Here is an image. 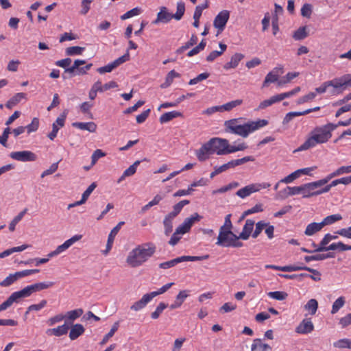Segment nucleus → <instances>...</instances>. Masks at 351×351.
Masks as SVG:
<instances>
[{"label":"nucleus","mask_w":351,"mask_h":351,"mask_svg":"<svg viewBox=\"0 0 351 351\" xmlns=\"http://www.w3.org/2000/svg\"><path fill=\"white\" fill-rule=\"evenodd\" d=\"M227 155L230 154V145L226 138L214 137L203 144L195 151V154L199 161H205L212 154Z\"/></svg>","instance_id":"obj_1"},{"label":"nucleus","mask_w":351,"mask_h":351,"mask_svg":"<svg viewBox=\"0 0 351 351\" xmlns=\"http://www.w3.org/2000/svg\"><path fill=\"white\" fill-rule=\"evenodd\" d=\"M336 129L334 123L315 127L309 134L308 138L295 152L307 150L318 144L327 143L332 137V132Z\"/></svg>","instance_id":"obj_2"},{"label":"nucleus","mask_w":351,"mask_h":351,"mask_svg":"<svg viewBox=\"0 0 351 351\" xmlns=\"http://www.w3.org/2000/svg\"><path fill=\"white\" fill-rule=\"evenodd\" d=\"M241 119H232L226 121L224 122L225 132L246 138L250 133L268 124V121L265 119H259L244 123H241Z\"/></svg>","instance_id":"obj_3"},{"label":"nucleus","mask_w":351,"mask_h":351,"mask_svg":"<svg viewBox=\"0 0 351 351\" xmlns=\"http://www.w3.org/2000/svg\"><path fill=\"white\" fill-rule=\"evenodd\" d=\"M156 250V245L151 242L138 245L129 252L126 263L132 268L138 267L146 263L154 254Z\"/></svg>","instance_id":"obj_4"},{"label":"nucleus","mask_w":351,"mask_h":351,"mask_svg":"<svg viewBox=\"0 0 351 351\" xmlns=\"http://www.w3.org/2000/svg\"><path fill=\"white\" fill-rule=\"evenodd\" d=\"M266 269H272L278 271H287V272H291V271H301V270H305L308 271L313 274H315L317 276H313L312 275L302 273L299 275H298V277L300 278H311L315 281H319L321 280L320 276L321 274L319 271H318L316 269L310 268L306 266H296V265H286V266H278L275 265H266L265 266Z\"/></svg>","instance_id":"obj_5"},{"label":"nucleus","mask_w":351,"mask_h":351,"mask_svg":"<svg viewBox=\"0 0 351 351\" xmlns=\"http://www.w3.org/2000/svg\"><path fill=\"white\" fill-rule=\"evenodd\" d=\"M295 191L294 192L296 193V195L302 194L304 198L323 194L317 181L295 186Z\"/></svg>","instance_id":"obj_6"},{"label":"nucleus","mask_w":351,"mask_h":351,"mask_svg":"<svg viewBox=\"0 0 351 351\" xmlns=\"http://www.w3.org/2000/svg\"><path fill=\"white\" fill-rule=\"evenodd\" d=\"M210 256L205 254L203 256H182L174 259L170 260L159 264V267L161 269H169L174 267L177 264L184 261H199L208 259Z\"/></svg>","instance_id":"obj_7"},{"label":"nucleus","mask_w":351,"mask_h":351,"mask_svg":"<svg viewBox=\"0 0 351 351\" xmlns=\"http://www.w3.org/2000/svg\"><path fill=\"white\" fill-rule=\"evenodd\" d=\"M330 86L333 88L330 91V93L333 95L341 94L343 90L342 84L340 82V77H336L332 80L324 82L319 87L315 88V92L319 94L324 93Z\"/></svg>","instance_id":"obj_8"},{"label":"nucleus","mask_w":351,"mask_h":351,"mask_svg":"<svg viewBox=\"0 0 351 351\" xmlns=\"http://www.w3.org/2000/svg\"><path fill=\"white\" fill-rule=\"evenodd\" d=\"M270 186V184L267 182L252 184L239 189L236 194L243 199L253 193L259 191L262 189L269 188Z\"/></svg>","instance_id":"obj_9"},{"label":"nucleus","mask_w":351,"mask_h":351,"mask_svg":"<svg viewBox=\"0 0 351 351\" xmlns=\"http://www.w3.org/2000/svg\"><path fill=\"white\" fill-rule=\"evenodd\" d=\"M202 218V216H200L198 213H195L190 217L186 218L183 223L176 229L177 230V233L184 234L188 232L191 230L192 226L195 222L199 221Z\"/></svg>","instance_id":"obj_10"},{"label":"nucleus","mask_w":351,"mask_h":351,"mask_svg":"<svg viewBox=\"0 0 351 351\" xmlns=\"http://www.w3.org/2000/svg\"><path fill=\"white\" fill-rule=\"evenodd\" d=\"M130 59V54L129 53H126L125 54L123 55L122 56L118 58L113 62L109 63L108 64L99 67L97 69V71L100 73L103 74L104 73H110L113 69L118 67L119 65L122 64L123 63L127 62Z\"/></svg>","instance_id":"obj_11"},{"label":"nucleus","mask_w":351,"mask_h":351,"mask_svg":"<svg viewBox=\"0 0 351 351\" xmlns=\"http://www.w3.org/2000/svg\"><path fill=\"white\" fill-rule=\"evenodd\" d=\"M82 236L81 234H75L69 239L64 241L62 245L58 246L56 249L49 254H48L49 258H52L58 256V254L62 253L66 251L69 247H70L75 242L78 241L82 239Z\"/></svg>","instance_id":"obj_12"},{"label":"nucleus","mask_w":351,"mask_h":351,"mask_svg":"<svg viewBox=\"0 0 351 351\" xmlns=\"http://www.w3.org/2000/svg\"><path fill=\"white\" fill-rule=\"evenodd\" d=\"M82 236L81 234H75L69 239L64 241L62 245L58 246L56 249L49 254H48L49 258H52L58 256V254L62 253L66 251L69 247H70L75 242L78 241L82 239Z\"/></svg>","instance_id":"obj_13"},{"label":"nucleus","mask_w":351,"mask_h":351,"mask_svg":"<svg viewBox=\"0 0 351 351\" xmlns=\"http://www.w3.org/2000/svg\"><path fill=\"white\" fill-rule=\"evenodd\" d=\"M10 156L21 162H33L37 159V156L34 152L27 150L11 152Z\"/></svg>","instance_id":"obj_14"},{"label":"nucleus","mask_w":351,"mask_h":351,"mask_svg":"<svg viewBox=\"0 0 351 351\" xmlns=\"http://www.w3.org/2000/svg\"><path fill=\"white\" fill-rule=\"evenodd\" d=\"M230 17V12L228 10L221 11L215 18L213 25L219 32L223 30Z\"/></svg>","instance_id":"obj_15"},{"label":"nucleus","mask_w":351,"mask_h":351,"mask_svg":"<svg viewBox=\"0 0 351 351\" xmlns=\"http://www.w3.org/2000/svg\"><path fill=\"white\" fill-rule=\"evenodd\" d=\"M314 330V326L311 319H304L295 328L296 332L299 334H308Z\"/></svg>","instance_id":"obj_16"},{"label":"nucleus","mask_w":351,"mask_h":351,"mask_svg":"<svg viewBox=\"0 0 351 351\" xmlns=\"http://www.w3.org/2000/svg\"><path fill=\"white\" fill-rule=\"evenodd\" d=\"M124 224L123 221H120L113 229L110 231L108 241L106 244V249L104 252V254H108L109 251L111 250L112 247V244L114 240V238L116 237V235L118 234L119 231L120 230L121 226Z\"/></svg>","instance_id":"obj_17"},{"label":"nucleus","mask_w":351,"mask_h":351,"mask_svg":"<svg viewBox=\"0 0 351 351\" xmlns=\"http://www.w3.org/2000/svg\"><path fill=\"white\" fill-rule=\"evenodd\" d=\"M153 299L151 294H145L141 300L135 302L131 306L130 309L134 311H138L145 308L147 304Z\"/></svg>","instance_id":"obj_18"},{"label":"nucleus","mask_w":351,"mask_h":351,"mask_svg":"<svg viewBox=\"0 0 351 351\" xmlns=\"http://www.w3.org/2000/svg\"><path fill=\"white\" fill-rule=\"evenodd\" d=\"M173 17V14L169 12L166 7H162L160 11L157 14V18L153 21V23L157 24L159 22L167 23L169 22Z\"/></svg>","instance_id":"obj_19"},{"label":"nucleus","mask_w":351,"mask_h":351,"mask_svg":"<svg viewBox=\"0 0 351 351\" xmlns=\"http://www.w3.org/2000/svg\"><path fill=\"white\" fill-rule=\"evenodd\" d=\"M69 329V325L65 322L64 324L57 328L47 329L46 334L49 336L54 335L56 337H60L67 334Z\"/></svg>","instance_id":"obj_20"},{"label":"nucleus","mask_w":351,"mask_h":351,"mask_svg":"<svg viewBox=\"0 0 351 351\" xmlns=\"http://www.w3.org/2000/svg\"><path fill=\"white\" fill-rule=\"evenodd\" d=\"M254 226V221L252 219H247L245 223L243 228L242 232L239 235V238L243 240H247L249 239L250 234L252 232Z\"/></svg>","instance_id":"obj_21"},{"label":"nucleus","mask_w":351,"mask_h":351,"mask_svg":"<svg viewBox=\"0 0 351 351\" xmlns=\"http://www.w3.org/2000/svg\"><path fill=\"white\" fill-rule=\"evenodd\" d=\"M232 234L234 233L230 230L223 231V229H220L216 244L226 247V244L228 243L230 237H232Z\"/></svg>","instance_id":"obj_22"},{"label":"nucleus","mask_w":351,"mask_h":351,"mask_svg":"<svg viewBox=\"0 0 351 351\" xmlns=\"http://www.w3.org/2000/svg\"><path fill=\"white\" fill-rule=\"evenodd\" d=\"M348 245L344 244L343 243L339 241L338 243H332L329 245L326 248L324 247H317L315 250V252H326L329 250H339V251H346L347 250Z\"/></svg>","instance_id":"obj_23"},{"label":"nucleus","mask_w":351,"mask_h":351,"mask_svg":"<svg viewBox=\"0 0 351 351\" xmlns=\"http://www.w3.org/2000/svg\"><path fill=\"white\" fill-rule=\"evenodd\" d=\"M83 313L84 311L82 308H77L66 312V313L64 315L65 322L70 325L73 321L79 318L83 314Z\"/></svg>","instance_id":"obj_24"},{"label":"nucleus","mask_w":351,"mask_h":351,"mask_svg":"<svg viewBox=\"0 0 351 351\" xmlns=\"http://www.w3.org/2000/svg\"><path fill=\"white\" fill-rule=\"evenodd\" d=\"M244 58L242 53H236L230 58V61L223 65L226 70L236 68L241 60Z\"/></svg>","instance_id":"obj_25"},{"label":"nucleus","mask_w":351,"mask_h":351,"mask_svg":"<svg viewBox=\"0 0 351 351\" xmlns=\"http://www.w3.org/2000/svg\"><path fill=\"white\" fill-rule=\"evenodd\" d=\"M84 328L80 324H76L73 325L69 332V338L71 340H75L77 339L80 335H82L84 332Z\"/></svg>","instance_id":"obj_26"},{"label":"nucleus","mask_w":351,"mask_h":351,"mask_svg":"<svg viewBox=\"0 0 351 351\" xmlns=\"http://www.w3.org/2000/svg\"><path fill=\"white\" fill-rule=\"evenodd\" d=\"M72 125L73 127L80 129L82 130H87L90 132H95V130L97 129V125L93 122H87V123L75 122V123H72Z\"/></svg>","instance_id":"obj_27"},{"label":"nucleus","mask_w":351,"mask_h":351,"mask_svg":"<svg viewBox=\"0 0 351 351\" xmlns=\"http://www.w3.org/2000/svg\"><path fill=\"white\" fill-rule=\"evenodd\" d=\"M251 350L252 351H267L271 350V347L267 343H263L261 339H255L252 344Z\"/></svg>","instance_id":"obj_28"},{"label":"nucleus","mask_w":351,"mask_h":351,"mask_svg":"<svg viewBox=\"0 0 351 351\" xmlns=\"http://www.w3.org/2000/svg\"><path fill=\"white\" fill-rule=\"evenodd\" d=\"M323 228H324V226L322 222L311 223L306 226V230L304 231V234L306 236H312L314 234L319 232Z\"/></svg>","instance_id":"obj_29"},{"label":"nucleus","mask_w":351,"mask_h":351,"mask_svg":"<svg viewBox=\"0 0 351 351\" xmlns=\"http://www.w3.org/2000/svg\"><path fill=\"white\" fill-rule=\"evenodd\" d=\"M84 64H86V60H75L73 66L66 69L64 72L71 74L72 75H79V69L81 68L80 66Z\"/></svg>","instance_id":"obj_30"},{"label":"nucleus","mask_w":351,"mask_h":351,"mask_svg":"<svg viewBox=\"0 0 351 351\" xmlns=\"http://www.w3.org/2000/svg\"><path fill=\"white\" fill-rule=\"evenodd\" d=\"M182 114L178 111H171L162 114L159 120L161 123H167L174 118L182 117Z\"/></svg>","instance_id":"obj_31"},{"label":"nucleus","mask_w":351,"mask_h":351,"mask_svg":"<svg viewBox=\"0 0 351 351\" xmlns=\"http://www.w3.org/2000/svg\"><path fill=\"white\" fill-rule=\"evenodd\" d=\"M26 95L23 93H16L11 99H10L5 104L6 108L11 109L19 104L23 99L25 97Z\"/></svg>","instance_id":"obj_32"},{"label":"nucleus","mask_w":351,"mask_h":351,"mask_svg":"<svg viewBox=\"0 0 351 351\" xmlns=\"http://www.w3.org/2000/svg\"><path fill=\"white\" fill-rule=\"evenodd\" d=\"M33 293V288H32L31 285H29L19 291L14 292L13 294L18 301L21 298L30 296Z\"/></svg>","instance_id":"obj_33"},{"label":"nucleus","mask_w":351,"mask_h":351,"mask_svg":"<svg viewBox=\"0 0 351 351\" xmlns=\"http://www.w3.org/2000/svg\"><path fill=\"white\" fill-rule=\"evenodd\" d=\"M180 76V73H178V72H176L174 70H171L167 75V76L165 77V81L164 83H162L160 85V87L162 88H166L169 87L173 82L174 78L179 77Z\"/></svg>","instance_id":"obj_34"},{"label":"nucleus","mask_w":351,"mask_h":351,"mask_svg":"<svg viewBox=\"0 0 351 351\" xmlns=\"http://www.w3.org/2000/svg\"><path fill=\"white\" fill-rule=\"evenodd\" d=\"M190 203L189 200L184 199L173 206V210L172 212L169 213L170 217H176L182 210L183 207Z\"/></svg>","instance_id":"obj_35"},{"label":"nucleus","mask_w":351,"mask_h":351,"mask_svg":"<svg viewBox=\"0 0 351 351\" xmlns=\"http://www.w3.org/2000/svg\"><path fill=\"white\" fill-rule=\"evenodd\" d=\"M294 191H295V186H287L283 190L278 192L277 194V198L286 199L289 196L295 195H296V193Z\"/></svg>","instance_id":"obj_36"},{"label":"nucleus","mask_w":351,"mask_h":351,"mask_svg":"<svg viewBox=\"0 0 351 351\" xmlns=\"http://www.w3.org/2000/svg\"><path fill=\"white\" fill-rule=\"evenodd\" d=\"M197 42V37L195 35H192L190 40L186 42L183 46L180 47L176 50V53L180 54L183 53L186 49H189L191 47L195 45Z\"/></svg>","instance_id":"obj_37"},{"label":"nucleus","mask_w":351,"mask_h":351,"mask_svg":"<svg viewBox=\"0 0 351 351\" xmlns=\"http://www.w3.org/2000/svg\"><path fill=\"white\" fill-rule=\"evenodd\" d=\"M318 308V302L315 299L309 300L304 306L305 310L312 315H315Z\"/></svg>","instance_id":"obj_38"},{"label":"nucleus","mask_w":351,"mask_h":351,"mask_svg":"<svg viewBox=\"0 0 351 351\" xmlns=\"http://www.w3.org/2000/svg\"><path fill=\"white\" fill-rule=\"evenodd\" d=\"M53 282H42L31 285V287L32 288H33V291L36 292L42 291L43 289H48L49 287H53Z\"/></svg>","instance_id":"obj_39"},{"label":"nucleus","mask_w":351,"mask_h":351,"mask_svg":"<svg viewBox=\"0 0 351 351\" xmlns=\"http://www.w3.org/2000/svg\"><path fill=\"white\" fill-rule=\"evenodd\" d=\"M346 303V299L343 296L339 297L332 304L331 313H337L340 308H341Z\"/></svg>","instance_id":"obj_40"},{"label":"nucleus","mask_w":351,"mask_h":351,"mask_svg":"<svg viewBox=\"0 0 351 351\" xmlns=\"http://www.w3.org/2000/svg\"><path fill=\"white\" fill-rule=\"evenodd\" d=\"M174 217H170L169 215L165 216L163 220L165 234L169 235L173 230V220Z\"/></svg>","instance_id":"obj_41"},{"label":"nucleus","mask_w":351,"mask_h":351,"mask_svg":"<svg viewBox=\"0 0 351 351\" xmlns=\"http://www.w3.org/2000/svg\"><path fill=\"white\" fill-rule=\"evenodd\" d=\"M341 219L342 216L340 214H335L325 217L322 221V223L324 227L325 226L333 224L336 221H340Z\"/></svg>","instance_id":"obj_42"},{"label":"nucleus","mask_w":351,"mask_h":351,"mask_svg":"<svg viewBox=\"0 0 351 351\" xmlns=\"http://www.w3.org/2000/svg\"><path fill=\"white\" fill-rule=\"evenodd\" d=\"M280 102L277 95L271 97L268 99H265L260 103L258 110L265 109L268 106L273 105L275 103Z\"/></svg>","instance_id":"obj_43"},{"label":"nucleus","mask_w":351,"mask_h":351,"mask_svg":"<svg viewBox=\"0 0 351 351\" xmlns=\"http://www.w3.org/2000/svg\"><path fill=\"white\" fill-rule=\"evenodd\" d=\"M27 208H25L23 210L20 212L10 222L9 225V230L10 231H14L15 230L16 225L23 219L24 215L27 213Z\"/></svg>","instance_id":"obj_44"},{"label":"nucleus","mask_w":351,"mask_h":351,"mask_svg":"<svg viewBox=\"0 0 351 351\" xmlns=\"http://www.w3.org/2000/svg\"><path fill=\"white\" fill-rule=\"evenodd\" d=\"M243 100L242 99H236L234 101H231L230 102H228L222 106H220L221 110H225V111H230L234 108L240 106L242 104Z\"/></svg>","instance_id":"obj_45"},{"label":"nucleus","mask_w":351,"mask_h":351,"mask_svg":"<svg viewBox=\"0 0 351 351\" xmlns=\"http://www.w3.org/2000/svg\"><path fill=\"white\" fill-rule=\"evenodd\" d=\"M307 36L306 27H300L294 32L293 38L296 40H301L306 38Z\"/></svg>","instance_id":"obj_46"},{"label":"nucleus","mask_w":351,"mask_h":351,"mask_svg":"<svg viewBox=\"0 0 351 351\" xmlns=\"http://www.w3.org/2000/svg\"><path fill=\"white\" fill-rule=\"evenodd\" d=\"M241 239L239 238V236L235 234H232V237H230L228 243L226 244V247H240L243 246V243L239 241L238 240Z\"/></svg>","instance_id":"obj_47"},{"label":"nucleus","mask_w":351,"mask_h":351,"mask_svg":"<svg viewBox=\"0 0 351 351\" xmlns=\"http://www.w3.org/2000/svg\"><path fill=\"white\" fill-rule=\"evenodd\" d=\"M119 327V322H116L114 323L113 326H112L110 330L104 337L101 344H105L110 338L113 337L114 333L117 331L118 328Z\"/></svg>","instance_id":"obj_48"},{"label":"nucleus","mask_w":351,"mask_h":351,"mask_svg":"<svg viewBox=\"0 0 351 351\" xmlns=\"http://www.w3.org/2000/svg\"><path fill=\"white\" fill-rule=\"evenodd\" d=\"M185 12V5L183 2L177 3V10L176 14H173V17L177 21L180 20Z\"/></svg>","instance_id":"obj_49"},{"label":"nucleus","mask_w":351,"mask_h":351,"mask_svg":"<svg viewBox=\"0 0 351 351\" xmlns=\"http://www.w3.org/2000/svg\"><path fill=\"white\" fill-rule=\"evenodd\" d=\"M300 89L301 88L300 86H297L290 91L277 95L279 101H281L286 98H289L296 95L300 91Z\"/></svg>","instance_id":"obj_50"},{"label":"nucleus","mask_w":351,"mask_h":351,"mask_svg":"<svg viewBox=\"0 0 351 351\" xmlns=\"http://www.w3.org/2000/svg\"><path fill=\"white\" fill-rule=\"evenodd\" d=\"M84 49V47L79 46L69 47L66 49V54L67 56L81 55Z\"/></svg>","instance_id":"obj_51"},{"label":"nucleus","mask_w":351,"mask_h":351,"mask_svg":"<svg viewBox=\"0 0 351 351\" xmlns=\"http://www.w3.org/2000/svg\"><path fill=\"white\" fill-rule=\"evenodd\" d=\"M167 304L164 302H160L156 308V310L152 313L151 317L153 319H158L160 314L162 313V311L167 307Z\"/></svg>","instance_id":"obj_52"},{"label":"nucleus","mask_w":351,"mask_h":351,"mask_svg":"<svg viewBox=\"0 0 351 351\" xmlns=\"http://www.w3.org/2000/svg\"><path fill=\"white\" fill-rule=\"evenodd\" d=\"M267 295L269 298L277 300H284L288 296L286 292L279 291L269 292Z\"/></svg>","instance_id":"obj_53"},{"label":"nucleus","mask_w":351,"mask_h":351,"mask_svg":"<svg viewBox=\"0 0 351 351\" xmlns=\"http://www.w3.org/2000/svg\"><path fill=\"white\" fill-rule=\"evenodd\" d=\"M141 13V8L136 7V8H134L128 11L124 14L121 16V19L126 20V19L133 17L134 16L139 15Z\"/></svg>","instance_id":"obj_54"},{"label":"nucleus","mask_w":351,"mask_h":351,"mask_svg":"<svg viewBox=\"0 0 351 351\" xmlns=\"http://www.w3.org/2000/svg\"><path fill=\"white\" fill-rule=\"evenodd\" d=\"M17 280H18V278L16 277V276H15V273L11 274L0 282V286L5 287H9L11 285H12Z\"/></svg>","instance_id":"obj_55"},{"label":"nucleus","mask_w":351,"mask_h":351,"mask_svg":"<svg viewBox=\"0 0 351 351\" xmlns=\"http://www.w3.org/2000/svg\"><path fill=\"white\" fill-rule=\"evenodd\" d=\"M278 75L274 73L273 71H271L266 75L263 86H267L268 84L276 82L278 81Z\"/></svg>","instance_id":"obj_56"},{"label":"nucleus","mask_w":351,"mask_h":351,"mask_svg":"<svg viewBox=\"0 0 351 351\" xmlns=\"http://www.w3.org/2000/svg\"><path fill=\"white\" fill-rule=\"evenodd\" d=\"M337 238V236H335V235H332L329 233L325 234V236L324 237V238L322 239V241H320L319 243V247H324V248H326L328 246L327 245L332 241V240H334V239H336Z\"/></svg>","instance_id":"obj_57"},{"label":"nucleus","mask_w":351,"mask_h":351,"mask_svg":"<svg viewBox=\"0 0 351 351\" xmlns=\"http://www.w3.org/2000/svg\"><path fill=\"white\" fill-rule=\"evenodd\" d=\"M267 226V223L263 221H260L256 223V228L252 236L253 238H256L261 234L265 227Z\"/></svg>","instance_id":"obj_58"},{"label":"nucleus","mask_w":351,"mask_h":351,"mask_svg":"<svg viewBox=\"0 0 351 351\" xmlns=\"http://www.w3.org/2000/svg\"><path fill=\"white\" fill-rule=\"evenodd\" d=\"M39 127V119L36 117L34 118L29 125L25 126L27 133L30 134L31 132H36Z\"/></svg>","instance_id":"obj_59"},{"label":"nucleus","mask_w":351,"mask_h":351,"mask_svg":"<svg viewBox=\"0 0 351 351\" xmlns=\"http://www.w3.org/2000/svg\"><path fill=\"white\" fill-rule=\"evenodd\" d=\"M140 163V160L135 161L131 166H130L127 169L124 171V176L128 177L134 175L136 173V169Z\"/></svg>","instance_id":"obj_60"},{"label":"nucleus","mask_w":351,"mask_h":351,"mask_svg":"<svg viewBox=\"0 0 351 351\" xmlns=\"http://www.w3.org/2000/svg\"><path fill=\"white\" fill-rule=\"evenodd\" d=\"M106 156V154L104 152H103V151L101 149H96L93 154H92V156H91V167H93V165H95L97 162V161Z\"/></svg>","instance_id":"obj_61"},{"label":"nucleus","mask_w":351,"mask_h":351,"mask_svg":"<svg viewBox=\"0 0 351 351\" xmlns=\"http://www.w3.org/2000/svg\"><path fill=\"white\" fill-rule=\"evenodd\" d=\"M339 176L337 169L332 172L331 173L328 174L327 176H326L324 178H322L321 180H317V182L319 185V186L322 188L323 186H324L326 184H327L332 178Z\"/></svg>","instance_id":"obj_62"},{"label":"nucleus","mask_w":351,"mask_h":351,"mask_svg":"<svg viewBox=\"0 0 351 351\" xmlns=\"http://www.w3.org/2000/svg\"><path fill=\"white\" fill-rule=\"evenodd\" d=\"M312 14V5L308 3H305L301 8V14L302 16L310 18Z\"/></svg>","instance_id":"obj_63"},{"label":"nucleus","mask_w":351,"mask_h":351,"mask_svg":"<svg viewBox=\"0 0 351 351\" xmlns=\"http://www.w3.org/2000/svg\"><path fill=\"white\" fill-rule=\"evenodd\" d=\"M339 324L341 326V327L343 328L350 325L351 324V313H348L346 316L341 317L339 319Z\"/></svg>","instance_id":"obj_64"}]
</instances>
